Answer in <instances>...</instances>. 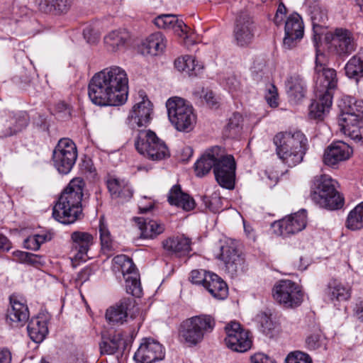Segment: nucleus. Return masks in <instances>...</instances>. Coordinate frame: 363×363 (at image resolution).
Returning a JSON list of instances; mask_svg holds the SVG:
<instances>
[{"mask_svg": "<svg viewBox=\"0 0 363 363\" xmlns=\"http://www.w3.org/2000/svg\"><path fill=\"white\" fill-rule=\"evenodd\" d=\"M346 114L363 117V101L350 97L344 99L339 118H344Z\"/></svg>", "mask_w": 363, "mask_h": 363, "instance_id": "44", "label": "nucleus"}, {"mask_svg": "<svg viewBox=\"0 0 363 363\" xmlns=\"http://www.w3.org/2000/svg\"><path fill=\"white\" fill-rule=\"evenodd\" d=\"M352 289L348 284L333 279H330L323 290L324 296L331 302L346 301L351 296Z\"/></svg>", "mask_w": 363, "mask_h": 363, "instance_id": "24", "label": "nucleus"}, {"mask_svg": "<svg viewBox=\"0 0 363 363\" xmlns=\"http://www.w3.org/2000/svg\"><path fill=\"white\" fill-rule=\"evenodd\" d=\"M255 25L250 14L247 11L241 12L237 18L234 28V37L236 44L240 47L250 45L255 38Z\"/></svg>", "mask_w": 363, "mask_h": 363, "instance_id": "15", "label": "nucleus"}, {"mask_svg": "<svg viewBox=\"0 0 363 363\" xmlns=\"http://www.w3.org/2000/svg\"><path fill=\"white\" fill-rule=\"evenodd\" d=\"M27 330L33 342H41L48 333L46 318L40 315L31 318L28 324Z\"/></svg>", "mask_w": 363, "mask_h": 363, "instance_id": "33", "label": "nucleus"}, {"mask_svg": "<svg viewBox=\"0 0 363 363\" xmlns=\"http://www.w3.org/2000/svg\"><path fill=\"white\" fill-rule=\"evenodd\" d=\"M134 220L140 230L143 238L153 239L164 230V225L157 220L142 218H135Z\"/></svg>", "mask_w": 363, "mask_h": 363, "instance_id": "35", "label": "nucleus"}, {"mask_svg": "<svg viewBox=\"0 0 363 363\" xmlns=\"http://www.w3.org/2000/svg\"><path fill=\"white\" fill-rule=\"evenodd\" d=\"M306 223V211L302 209L281 220L275 221L272 224V227L277 234L287 236L301 231L305 228Z\"/></svg>", "mask_w": 363, "mask_h": 363, "instance_id": "16", "label": "nucleus"}, {"mask_svg": "<svg viewBox=\"0 0 363 363\" xmlns=\"http://www.w3.org/2000/svg\"><path fill=\"white\" fill-rule=\"evenodd\" d=\"M14 259L23 264H27L35 267H40L45 264V259L43 256L28 252L16 250L13 252Z\"/></svg>", "mask_w": 363, "mask_h": 363, "instance_id": "43", "label": "nucleus"}, {"mask_svg": "<svg viewBox=\"0 0 363 363\" xmlns=\"http://www.w3.org/2000/svg\"><path fill=\"white\" fill-rule=\"evenodd\" d=\"M352 153V150L347 143L342 141L330 144L323 154V160L325 164L334 167L338 163L348 160Z\"/></svg>", "mask_w": 363, "mask_h": 363, "instance_id": "19", "label": "nucleus"}, {"mask_svg": "<svg viewBox=\"0 0 363 363\" xmlns=\"http://www.w3.org/2000/svg\"><path fill=\"white\" fill-rule=\"evenodd\" d=\"M215 326L214 319L206 315L194 316L184 321L180 326V337L189 346L201 342L206 333H211Z\"/></svg>", "mask_w": 363, "mask_h": 363, "instance_id": "7", "label": "nucleus"}, {"mask_svg": "<svg viewBox=\"0 0 363 363\" xmlns=\"http://www.w3.org/2000/svg\"><path fill=\"white\" fill-rule=\"evenodd\" d=\"M140 101L132 108L128 117V124L133 128L146 127L151 121L152 114V104L145 92H139Z\"/></svg>", "mask_w": 363, "mask_h": 363, "instance_id": "14", "label": "nucleus"}, {"mask_svg": "<svg viewBox=\"0 0 363 363\" xmlns=\"http://www.w3.org/2000/svg\"><path fill=\"white\" fill-rule=\"evenodd\" d=\"M327 18L326 11L320 7H315L311 12V20L314 26L324 23Z\"/></svg>", "mask_w": 363, "mask_h": 363, "instance_id": "55", "label": "nucleus"}, {"mask_svg": "<svg viewBox=\"0 0 363 363\" xmlns=\"http://www.w3.org/2000/svg\"><path fill=\"white\" fill-rule=\"evenodd\" d=\"M256 320L260 324L264 333L267 334L274 328V323L270 315L261 312L256 315Z\"/></svg>", "mask_w": 363, "mask_h": 363, "instance_id": "53", "label": "nucleus"}, {"mask_svg": "<svg viewBox=\"0 0 363 363\" xmlns=\"http://www.w3.org/2000/svg\"><path fill=\"white\" fill-rule=\"evenodd\" d=\"M77 158V150L75 143L69 138L60 139L52 153L53 164L57 171L61 174H68Z\"/></svg>", "mask_w": 363, "mask_h": 363, "instance_id": "8", "label": "nucleus"}, {"mask_svg": "<svg viewBox=\"0 0 363 363\" xmlns=\"http://www.w3.org/2000/svg\"><path fill=\"white\" fill-rule=\"evenodd\" d=\"M286 87L289 97L296 101L303 98L306 91V82L298 74H294L287 79Z\"/></svg>", "mask_w": 363, "mask_h": 363, "instance_id": "37", "label": "nucleus"}, {"mask_svg": "<svg viewBox=\"0 0 363 363\" xmlns=\"http://www.w3.org/2000/svg\"><path fill=\"white\" fill-rule=\"evenodd\" d=\"M273 141L279 158L288 167H293L302 162L308 140L301 131L279 133Z\"/></svg>", "mask_w": 363, "mask_h": 363, "instance_id": "3", "label": "nucleus"}, {"mask_svg": "<svg viewBox=\"0 0 363 363\" xmlns=\"http://www.w3.org/2000/svg\"><path fill=\"white\" fill-rule=\"evenodd\" d=\"M164 357L162 345L152 338H144L134 354V359L139 363H153Z\"/></svg>", "mask_w": 363, "mask_h": 363, "instance_id": "18", "label": "nucleus"}, {"mask_svg": "<svg viewBox=\"0 0 363 363\" xmlns=\"http://www.w3.org/2000/svg\"><path fill=\"white\" fill-rule=\"evenodd\" d=\"M174 65L179 71L186 72L189 76L197 75L203 69L201 65L196 63L195 58L190 55L177 58Z\"/></svg>", "mask_w": 363, "mask_h": 363, "instance_id": "39", "label": "nucleus"}, {"mask_svg": "<svg viewBox=\"0 0 363 363\" xmlns=\"http://www.w3.org/2000/svg\"><path fill=\"white\" fill-rule=\"evenodd\" d=\"M155 25L161 29L172 30L174 33H184L186 28L182 20L172 14H162L154 19Z\"/></svg>", "mask_w": 363, "mask_h": 363, "instance_id": "36", "label": "nucleus"}, {"mask_svg": "<svg viewBox=\"0 0 363 363\" xmlns=\"http://www.w3.org/2000/svg\"><path fill=\"white\" fill-rule=\"evenodd\" d=\"M132 306V301L130 298H123L115 306L106 310V318L109 323L122 324L126 321L128 311Z\"/></svg>", "mask_w": 363, "mask_h": 363, "instance_id": "28", "label": "nucleus"}, {"mask_svg": "<svg viewBox=\"0 0 363 363\" xmlns=\"http://www.w3.org/2000/svg\"><path fill=\"white\" fill-rule=\"evenodd\" d=\"M191 240L184 235L169 238L162 242L166 251L178 256L187 255L191 250Z\"/></svg>", "mask_w": 363, "mask_h": 363, "instance_id": "29", "label": "nucleus"}, {"mask_svg": "<svg viewBox=\"0 0 363 363\" xmlns=\"http://www.w3.org/2000/svg\"><path fill=\"white\" fill-rule=\"evenodd\" d=\"M35 4L38 9L43 12L48 13L52 11L65 12L69 6L67 0H36Z\"/></svg>", "mask_w": 363, "mask_h": 363, "instance_id": "45", "label": "nucleus"}, {"mask_svg": "<svg viewBox=\"0 0 363 363\" xmlns=\"http://www.w3.org/2000/svg\"><path fill=\"white\" fill-rule=\"evenodd\" d=\"M146 199L147 198L144 197L143 200L139 202V211L142 213L148 212L154 206V203L152 201H151L150 199H148V202L147 204L143 203V201H145Z\"/></svg>", "mask_w": 363, "mask_h": 363, "instance_id": "62", "label": "nucleus"}, {"mask_svg": "<svg viewBox=\"0 0 363 363\" xmlns=\"http://www.w3.org/2000/svg\"><path fill=\"white\" fill-rule=\"evenodd\" d=\"M306 344L307 347L310 350H316L320 347H325V338L320 330H316L306 337Z\"/></svg>", "mask_w": 363, "mask_h": 363, "instance_id": "48", "label": "nucleus"}, {"mask_svg": "<svg viewBox=\"0 0 363 363\" xmlns=\"http://www.w3.org/2000/svg\"><path fill=\"white\" fill-rule=\"evenodd\" d=\"M251 363H276L275 361L269 358L263 353H256L250 358Z\"/></svg>", "mask_w": 363, "mask_h": 363, "instance_id": "58", "label": "nucleus"}, {"mask_svg": "<svg viewBox=\"0 0 363 363\" xmlns=\"http://www.w3.org/2000/svg\"><path fill=\"white\" fill-rule=\"evenodd\" d=\"M113 262L114 269L121 272L123 278L133 273V272H137L133 260L125 255H119L114 257Z\"/></svg>", "mask_w": 363, "mask_h": 363, "instance_id": "42", "label": "nucleus"}, {"mask_svg": "<svg viewBox=\"0 0 363 363\" xmlns=\"http://www.w3.org/2000/svg\"><path fill=\"white\" fill-rule=\"evenodd\" d=\"M203 98L205 100L207 105L211 107H214L218 104L217 99L216 98L215 95L211 91H206Z\"/></svg>", "mask_w": 363, "mask_h": 363, "instance_id": "61", "label": "nucleus"}, {"mask_svg": "<svg viewBox=\"0 0 363 363\" xmlns=\"http://www.w3.org/2000/svg\"><path fill=\"white\" fill-rule=\"evenodd\" d=\"M10 304L6 313V323L13 328L24 325L29 318L27 305L13 296L10 298Z\"/></svg>", "mask_w": 363, "mask_h": 363, "instance_id": "20", "label": "nucleus"}, {"mask_svg": "<svg viewBox=\"0 0 363 363\" xmlns=\"http://www.w3.org/2000/svg\"><path fill=\"white\" fill-rule=\"evenodd\" d=\"M107 187L112 198H118L127 201L129 200L133 194L130 184L125 179L110 177L107 180Z\"/></svg>", "mask_w": 363, "mask_h": 363, "instance_id": "27", "label": "nucleus"}, {"mask_svg": "<svg viewBox=\"0 0 363 363\" xmlns=\"http://www.w3.org/2000/svg\"><path fill=\"white\" fill-rule=\"evenodd\" d=\"M303 33L304 26L301 16L297 13H293L289 15L285 23L284 46L288 48H292L296 40H300L303 38Z\"/></svg>", "mask_w": 363, "mask_h": 363, "instance_id": "21", "label": "nucleus"}, {"mask_svg": "<svg viewBox=\"0 0 363 363\" xmlns=\"http://www.w3.org/2000/svg\"><path fill=\"white\" fill-rule=\"evenodd\" d=\"M236 164L230 155H224L222 150L216 152L213 172L219 185L228 189L235 186Z\"/></svg>", "mask_w": 363, "mask_h": 363, "instance_id": "9", "label": "nucleus"}, {"mask_svg": "<svg viewBox=\"0 0 363 363\" xmlns=\"http://www.w3.org/2000/svg\"><path fill=\"white\" fill-rule=\"evenodd\" d=\"M168 118L171 123L179 131H191L196 123V116L189 103L184 99L174 96L166 102Z\"/></svg>", "mask_w": 363, "mask_h": 363, "instance_id": "5", "label": "nucleus"}, {"mask_svg": "<svg viewBox=\"0 0 363 363\" xmlns=\"http://www.w3.org/2000/svg\"><path fill=\"white\" fill-rule=\"evenodd\" d=\"M325 56L316 53L315 90L326 94H333L337 86V79L334 69L325 68L323 65Z\"/></svg>", "mask_w": 363, "mask_h": 363, "instance_id": "12", "label": "nucleus"}, {"mask_svg": "<svg viewBox=\"0 0 363 363\" xmlns=\"http://www.w3.org/2000/svg\"><path fill=\"white\" fill-rule=\"evenodd\" d=\"M225 343L229 349L238 352H244L251 347L252 341L249 333L244 330L239 323L231 322L225 326Z\"/></svg>", "mask_w": 363, "mask_h": 363, "instance_id": "13", "label": "nucleus"}, {"mask_svg": "<svg viewBox=\"0 0 363 363\" xmlns=\"http://www.w3.org/2000/svg\"><path fill=\"white\" fill-rule=\"evenodd\" d=\"M135 146L140 155L153 161H160L170 155L166 143L150 130L139 131Z\"/></svg>", "mask_w": 363, "mask_h": 363, "instance_id": "6", "label": "nucleus"}, {"mask_svg": "<svg viewBox=\"0 0 363 363\" xmlns=\"http://www.w3.org/2000/svg\"><path fill=\"white\" fill-rule=\"evenodd\" d=\"M220 151V147H214L204 154L194 164L196 175L202 177L214 168L216 152Z\"/></svg>", "mask_w": 363, "mask_h": 363, "instance_id": "38", "label": "nucleus"}, {"mask_svg": "<svg viewBox=\"0 0 363 363\" xmlns=\"http://www.w3.org/2000/svg\"><path fill=\"white\" fill-rule=\"evenodd\" d=\"M100 240L103 249L111 250L113 249V241L107 227L104 223L99 225Z\"/></svg>", "mask_w": 363, "mask_h": 363, "instance_id": "49", "label": "nucleus"}, {"mask_svg": "<svg viewBox=\"0 0 363 363\" xmlns=\"http://www.w3.org/2000/svg\"><path fill=\"white\" fill-rule=\"evenodd\" d=\"M329 49L340 57H346L357 49L354 34L345 28H336L327 36Z\"/></svg>", "mask_w": 363, "mask_h": 363, "instance_id": "11", "label": "nucleus"}, {"mask_svg": "<svg viewBox=\"0 0 363 363\" xmlns=\"http://www.w3.org/2000/svg\"><path fill=\"white\" fill-rule=\"evenodd\" d=\"M211 273L212 272H207L204 269L192 270L189 279L193 284L204 286L208 281V276L211 275Z\"/></svg>", "mask_w": 363, "mask_h": 363, "instance_id": "51", "label": "nucleus"}, {"mask_svg": "<svg viewBox=\"0 0 363 363\" xmlns=\"http://www.w3.org/2000/svg\"><path fill=\"white\" fill-rule=\"evenodd\" d=\"M265 99L267 104L272 108H276L279 105V96L277 89L273 84H270L267 89Z\"/></svg>", "mask_w": 363, "mask_h": 363, "instance_id": "54", "label": "nucleus"}, {"mask_svg": "<svg viewBox=\"0 0 363 363\" xmlns=\"http://www.w3.org/2000/svg\"><path fill=\"white\" fill-rule=\"evenodd\" d=\"M346 226L352 230L363 228V201L350 211L347 218Z\"/></svg>", "mask_w": 363, "mask_h": 363, "instance_id": "41", "label": "nucleus"}, {"mask_svg": "<svg viewBox=\"0 0 363 363\" xmlns=\"http://www.w3.org/2000/svg\"><path fill=\"white\" fill-rule=\"evenodd\" d=\"M315 98L309 108L311 118L323 119L329 113L333 104V94L319 92L315 90Z\"/></svg>", "mask_w": 363, "mask_h": 363, "instance_id": "25", "label": "nucleus"}, {"mask_svg": "<svg viewBox=\"0 0 363 363\" xmlns=\"http://www.w3.org/2000/svg\"><path fill=\"white\" fill-rule=\"evenodd\" d=\"M71 252L73 255L70 259L72 266L75 267V262H85L88 259V252L94 244V236L87 232L74 231L71 235Z\"/></svg>", "mask_w": 363, "mask_h": 363, "instance_id": "17", "label": "nucleus"}, {"mask_svg": "<svg viewBox=\"0 0 363 363\" xmlns=\"http://www.w3.org/2000/svg\"><path fill=\"white\" fill-rule=\"evenodd\" d=\"M203 287L216 299L223 300L228 296V288L226 283L213 272L208 276Z\"/></svg>", "mask_w": 363, "mask_h": 363, "instance_id": "34", "label": "nucleus"}, {"mask_svg": "<svg viewBox=\"0 0 363 363\" xmlns=\"http://www.w3.org/2000/svg\"><path fill=\"white\" fill-rule=\"evenodd\" d=\"M130 38L129 32L125 29H116L108 32L104 37V45L110 52H116L125 48Z\"/></svg>", "mask_w": 363, "mask_h": 363, "instance_id": "26", "label": "nucleus"}, {"mask_svg": "<svg viewBox=\"0 0 363 363\" xmlns=\"http://www.w3.org/2000/svg\"><path fill=\"white\" fill-rule=\"evenodd\" d=\"M124 279L127 293L134 296H140L142 294V287L138 272H133V273L128 277H125Z\"/></svg>", "mask_w": 363, "mask_h": 363, "instance_id": "47", "label": "nucleus"}, {"mask_svg": "<svg viewBox=\"0 0 363 363\" xmlns=\"http://www.w3.org/2000/svg\"><path fill=\"white\" fill-rule=\"evenodd\" d=\"M242 121V116L238 113H234L229 119L227 129L229 130L230 132L232 131L233 133H235L239 130Z\"/></svg>", "mask_w": 363, "mask_h": 363, "instance_id": "57", "label": "nucleus"}, {"mask_svg": "<svg viewBox=\"0 0 363 363\" xmlns=\"http://www.w3.org/2000/svg\"><path fill=\"white\" fill-rule=\"evenodd\" d=\"M122 343V339L119 335L112 337L104 339L99 345L101 354H113L118 351Z\"/></svg>", "mask_w": 363, "mask_h": 363, "instance_id": "46", "label": "nucleus"}, {"mask_svg": "<svg viewBox=\"0 0 363 363\" xmlns=\"http://www.w3.org/2000/svg\"><path fill=\"white\" fill-rule=\"evenodd\" d=\"M220 251V259L225 264L228 272L233 275L243 263L241 254L238 252L235 243L233 242H227L222 245Z\"/></svg>", "mask_w": 363, "mask_h": 363, "instance_id": "22", "label": "nucleus"}, {"mask_svg": "<svg viewBox=\"0 0 363 363\" xmlns=\"http://www.w3.org/2000/svg\"><path fill=\"white\" fill-rule=\"evenodd\" d=\"M345 70L349 78L363 76V49L350 59L345 66Z\"/></svg>", "mask_w": 363, "mask_h": 363, "instance_id": "40", "label": "nucleus"}, {"mask_svg": "<svg viewBox=\"0 0 363 363\" xmlns=\"http://www.w3.org/2000/svg\"><path fill=\"white\" fill-rule=\"evenodd\" d=\"M345 115L338 118V123L343 133L355 141H363V117Z\"/></svg>", "mask_w": 363, "mask_h": 363, "instance_id": "23", "label": "nucleus"}, {"mask_svg": "<svg viewBox=\"0 0 363 363\" xmlns=\"http://www.w3.org/2000/svg\"><path fill=\"white\" fill-rule=\"evenodd\" d=\"M223 84L232 94L237 92L240 88V83L235 75H231L225 78Z\"/></svg>", "mask_w": 363, "mask_h": 363, "instance_id": "56", "label": "nucleus"}, {"mask_svg": "<svg viewBox=\"0 0 363 363\" xmlns=\"http://www.w3.org/2000/svg\"><path fill=\"white\" fill-rule=\"evenodd\" d=\"M273 297L286 308H296L302 303L303 293L301 286L296 282L283 279L274 286Z\"/></svg>", "mask_w": 363, "mask_h": 363, "instance_id": "10", "label": "nucleus"}, {"mask_svg": "<svg viewBox=\"0 0 363 363\" xmlns=\"http://www.w3.org/2000/svg\"><path fill=\"white\" fill-rule=\"evenodd\" d=\"M166 48V39L160 32L150 35L142 44L144 54L158 55L162 53Z\"/></svg>", "mask_w": 363, "mask_h": 363, "instance_id": "32", "label": "nucleus"}, {"mask_svg": "<svg viewBox=\"0 0 363 363\" xmlns=\"http://www.w3.org/2000/svg\"><path fill=\"white\" fill-rule=\"evenodd\" d=\"M128 79L125 71L112 66L95 74L91 78L88 94L98 106H119L128 99Z\"/></svg>", "mask_w": 363, "mask_h": 363, "instance_id": "1", "label": "nucleus"}, {"mask_svg": "<svg viewBox=\"0 0 363 363\" xmlns=\"http://www.w3.org/2000/svg\"><path fill=\"white\" fill-rule=\"evenodd\" d=\"M27 125L25 118L0 116V138L12 136L21 131Z\"/></svg>", "mask_w": 363, "mask_h": 363, "instance_id": "30", "label": "nucleus"}, {"mask_svg": "<svg viewBox=\"0 0 363 363\" xmlns=\"http://www.w3.org/2000/svg\"><path fill=\"white\" fill-rule=\"evenodd\" d=\"M84 186V181L79 177L74 178L69 182L52 208V217L55 220L69 225L80 218Z\"/></svg>", "mask_w": 363, "mask_h": 363, "instance_id": "2", "label": "nucleus"}, {"mask_svg": "<svg viewBox=\"0 0 363 363\" xmlns=\"http://www.w3.org/2000/svg\"><path fill=\"white\" fill-rule=\"evenodd\" d=\"M83 35L89 44L96 45L99 41L101 32L99 29L89 26L84 29Z\"/></svg>", "mask_w": 363, "mask_h": 363, "instance_id": "52", "label": "nucleus"}, {"mask_svg": "<svg viewBox=\"0 0 363 363\" xmlns=\"http://www.w3.org/2000/svg\"><path fill=\"white\" fill-rule=\"evenodd\" d=\"M311 196L320 207L330 210L340 208L344 203L343 198L335 189V181L325 174L314 178Z\"/></svg>", "mask_w": 363, "mask_h": 363, "instance_id": "4", "label": "nucleus"}, {"mask_svg": "<svg viewBox=\"0 0 363 363\" xmlns=\"http://www.w3.org/2000/svg\"><path fill=\"white\" fill-rule=\"evenodd\" d=\"M168 201L171 205L181 207L184 211H189L194 208V200L187 194L184 193L179 185H174L170 189Z\"/></svg>", "mask_w": 363, "mask_h": 363, "instance_id": "31", "label": "nucleus"}, {"mask_svg": "<svg viewBox=\"0 0 363 363\" xmlns=\"http://www.w3.org/2000/svg\"><path fill=\"white\" fill-rule=\"evenodd\" d=\"M11 247V244L8 238L2 234H0V250L9 251Z\"/></svg>", "mask_w": 363, "mask_h": 363, "instance_id": "64", "label": "nucleus"}, {"mask_svg": "<svg viewBox=\"0 0 363 363\" xmlns=\"http://www.w3.org/2000/svg\"><path fill=\"white\" fill-rule=\"evenodd\" d=\"M285 363H313L311 357L303 352H290L285 359Z\"/></svg>", "mask_w": 363, "mask_h": 363, "instance_id": "50", "label": "nucleus"}, {"mask_svg": "<svg viewBox=\"0 0 363 363\" xmlns=\"http://www.w3.org/2000/svg\"><path fill=\"white\" fill-rule=\"evenodd\" d=\"M25 247L31 250H38L40 248L39 241L34 235L30 236L25 240Z\"/></svg>", "mask_w": 363, "mask_h": 363, "instance_id": "60", "label": "nucleus"}, {"mask_svg": "<svg viewBox=\"0 0 363 363\" xmlns=\"http://www.w3.org/2000/svg\"><path fill=\"white\" fill-rule=\"evenodd\" d=\"M286 12V6H284V4L283 3H280L278 6V9H277V11L276 15L274 16V21L276 25L279 26L281 23V22L283 21V16L285 15Z\"/></svg>", "mask_w": 363, "mask_h": 363, "instance_id": "59", "label": "nucleus"}, {"mask_svg": "<svg viewBox=\"0 0 363 363\" xmlns=\"http://www.w3.org/2000/svg\"><path fill=\"white\" fill-rule=\"evenodd\" d=\"M11 353L6 348L0 350V363H11Z\"/></svg>", "mask_w": 363, "mask_h": 363, "instance_id": "63", "label": "nucleus"}]
</instances>
